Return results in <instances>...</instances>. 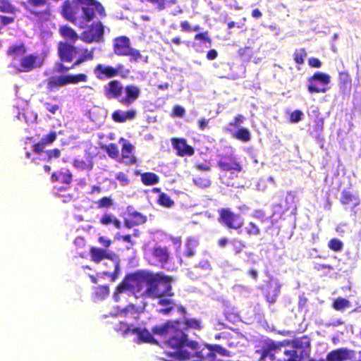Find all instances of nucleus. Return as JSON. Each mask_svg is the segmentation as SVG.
I'll use <instances>...</instances> for the list:
<instances>
[{
  "instance_id": "obj_1",
  "label": "nucleus",
  "mask_w": 361,
  "mask_h": 361,
  "mask_svg": "<svg viewBox=\"0 0 361 361\" xmlns=\"http://www.w3.org/2000/svg\"><path fill=\"white\" fill-rule=\"evenodd\" d=\"M178 319L167 320L152 328V333L164 339V343L173 350L171 355L178 360H186L191 357H204L212 351L201 348L196 341L189 340L188 336L180 327Z\"/></svg>"
},
{
  "instance_id": "obj_2",
  "label": "nucleus",
  "mask_w": 361,
  "mask_h": 361,
  "mask_svg": "<svg viewBox=\"0 0 361 361\" xmlns=\"http://www.w3.org/2000/svg\"><path fill=\"white\" fill-rule=\"evenodd\" d=\"M283 343L269 339L262 343L256 353L259 355L260 360H265L269 357L272 361H301L297 350H283Z\"/></svg>"
},
{
  "instance_id": "obj_3",
  "label": "nucleus",
  "mask_w": 361,
  "mask_h": 361,
  "mask_svg": "<svg viewBox=\"0 0 361 361\" xmlns=\"http://www.w3.org/2000/svg\"><path fill=\"white\" fill-rule=\"evenodd\" d=\"M152 272L139 271L126 275L124 279L118 284L114 293V300L120 301L119 294L130 291L135 294L140 293L144 288H149Z\"/></svg>"
},
{
  "instance_id": "obj_4",
  "label": "nucleus",
  "mask_w": 361,
  "mask_h": 361,
  "mask_svg": "<svg viewBox=\"0 0 361 361\" xmlns=\"http://www.w3.org/2000/svg\"><path fill=\"white\" fill-rule=\"evenodd\" d=\"M173 279L171 276L165 275L163 272H152L149 287L145 288V295L151 298H161L163 297H172V283Z\"/></svg>"
},
{
  "instance_id": "obj_5",
  "label": "nucleus",
  "mask_w": 361,
  "mask_h": 361,
  "mask_svg": "<svg viewBox=\"0 0 361 361\" xmlns=\"http://www.w3.org/2000/svg\"><path fill=\"white\" fill-rule=\"evenodd\" d=\"M113 51L118 56H128L130 63L137 62L142 56L138 49L131 47L130 38L125 35L114 39Z\"/></svg>"
},
{
  "instance_id": "obj_6",
  "label": "nucleus",
  "mask_w": 361,
  "mask_h": 361,
  "mask_svg": "<svg viewBox=\"0 0 361 361\" xmlns=\"http://www.w3.org/2000/svg\"><path fill=\"white\" fill-rule=\"evenodd\" d=\"M23 6L30 15L38 20H47L51 16L49 0H26Z\"/></svg>"
},
{
  "instance_id": "obj_7",
  "label": "nucleus",
  "mask_w": 361,
  "mask_h": 361,
  "mask_svg": "<svg viewBox=\"0 0 361 361\" xmlns=\"http://www.w3.org/2000/svg\"><path fill=\"white\" fill-rule=\"evenodd\" d=\"M87 78V75L85 73L51 76L45 80L46 88L48 92H51L58 90L60 87L68 84H77L78 82H86Z\"/></svg>"
},
{
  "instance_id": "obj_8",
  "label": "nucleus",
  "mask_w": 361,
  "mask_h": 361,
  "mask_svg": "<svg viewBox=\"0 0 361 361\" xmlns=\"http://www.w3.org/2000/svg\"><path fill=\"white\" fill-rule=\"evenodd\" d=\"M82 6V19L89 23L95 18V12L100 18H105L106 13L102 4L97 0H76Z\"/></svg>"
},
{
  "instance_id": "obj_9",
  "label": "nucleus",
  "mask_w": 361,
  "mask_h": 361,
  "mask_svg": "<svg viewBox=\"0 0 361 361\" xmlns=\"http://www.w3.org/2000/svg\"><path fill=\"white\" fill-rule=\"evenodd\" d=\"M218 221L228 229L239 230L244 224L243 219L239 214H235L229 208L218 210Z\"/></svg>"
},
{
  "instance_id": "obj_10",
  "label": "nucleus",
  "mask_w": 361,
  "mask_h": 361,
  "mask_svg": "<svg viewBox=\"0 0 361 361\" xmlns=\"http://www.w3.org/2000/svg\"><path fill=\"white\" fill-rule=\"evenodd\" d=\"M104 26L101 21L92 23L82 32V39L87 43L100 42L104 40Z\"/></svg>"
},
{
  "instance_id": "obj_11",
  "label": "nucleus",
  "mask_w": 361,
  "mask_h": 361,
  "mask_svg": "<svg viewBox=\"0 0 361 361\" xmlns=\"http://www.w3.org/2000/svg\"><path fill=\"white\" fill-rule=\"evenodd\" d=\"M81 50L67 41L58 43L57 52L61 62L73 63L76 55L81 54Z\"/></svg>"
},
{
  "instance_id": "obj_12",
  "label": "nucleus",
  "mask_w": 361,
  "mask_h": 361,
  "mask_svg": "<svg viewBox=\"0 0 361 361\" xmlns=\"http://www.w3.org/2000/svg\"><path fill=\"white\" fill-rule=\"evenodd\" d=\"M119 143L122 144V147L118 161L127 166L136 164L137 159L134 152V146L123 137L119 139Z\"/></svg>"
},
{
  "instance_id": "obj_13",
  "label": "nucleus",
  "mask_w": 361,
  "mask_h": 361,
  "mask_svg": "<svg viewBox=\"0 0 361 361\" xmlns=\"http://www.w3.org/2000/svg\"><path fill=\"white\" fill-rule=\"evenodd\" d=\"M94 48H85L81 50V54L78 55L77 59L73 62L72 65L70 67L65 66L63 63L60 61V63H57L56 66V71L59 73H65L70 69H73L76 66H80V64L94 59Z\"/></svg>"
},
{
  "instance_id": "obj_14",
  "label": "nucleus",
  "mask_w": 361,
  "mask_h": 361,
  "mask_svg": "<svg viewBox=\"0 0 361 361\" xmlns=\"http://www.w3.org/2000/svg\"><path fill=\"white\" fill-rule=\"evenodd\" d=\"M331 77L327 73L323 72H316L309 78L310 84L307 85L308 92L312 93H324L326 91V87H319L316 82H319L324 85H326L330 82Z\"/></svg>"
},
{
  "instance_id": "obj_15",
  "label": "nucleus",
  "mask_w": 361,
  "mask_h": 361,
  "mask_svg": "<svg viewBox=\"0 0 361 361\" xmlns=\"http://www.w3.org/2000/svg\"><path fill=\"white\" fill-rule=\"evenodd\" d=\"M219 169L222 171H236L240 173L243 171L242 164L237 158L233 155L221 156L216 162Z\"/></svg>"
},
{
  "instance_id": "obj_16",
  "label": "nucleus",
  "mask_w": 361,
  "mask_h": 361,
  "mask_svg": "<svg viewBox=\"0 0 361 361\" xmlns=\"http://www.w3.org/2000/svg\"><path fill=\"white\" fill-rule=\"evenodd\" d=\"M61 13L65 19L71 22L74 25H78L80 28H83L87 23L82 18L81 20L78 19L68 0L65 1L63 3Z\"/></svg>"
},
{
  "instance_id": "obj_17",
  "label": "nucleus",
  "mask_w": 361,
  "mask_h": 361,
  "mask_svg": "<svg viewBox=\"0 0 361 361\" xmlns=\"http://www.w3.org/2000/svg\"><path fill=\"white\" fill-rule=\"evenodd\" d=\"M355 356V350L341 348L329 352L326 356V361H346L352 360Z\"/></svg>"
},
{
  "instance_id": "obj_18",
  "label": "nucleus",
  "mask_w": 361,
  "mask_h": 361,
  "mask_svg": "<svg viewBox=\"0 0 361 361\" xmlns=\"http://www.w3.org/2000/svg\"><path fill=\"white\" fill-rule=\"evenodd\" d=\"M123 86L118 80H110L104 87V94L106 99H121Z\"/></svg>"
},
{
  "instance_id": "obj_19",
  "label": "nucleus",
  "mask_w": 361,
  "mask_h": 361,
  "mask_svg": "<svg viewBox=\"0 0 361 361\" xmlns=\"http://www.w3.org/2000/svg\"><path fill=\"white\" fill-rule=\"evenodd\" d=\"M171 143L173 149L176 150V154L180 157L192 156L195 153L194 148L188 145L184 138L173 137Z\"/></svg>"
},
{
  "instance_id": "obj_20",
  "label": "nucleus",
  "mask_w": 361,
  "mask_h": 361,
  "mask_svg": "<svg viewBox=\"0 0 361 361\" xmlns=\"http://www.w3.org/2000/svg\"><path fill=\"white\" fill-rule=\"evenodd\" d=\"M125 97H121L119 102L126 106H129L134 103L140 97V90L138 87L133 85H128L124 88Z\"/></svg>"
},
{
  "instance_id": "obj_21",
  "label": "nucleus",
  "mask_w": 361,
  "mask_h": 361,
  "mask_svg": "<svg viewBox=\"0 0 361 361\" xmlns=\"http://www.w3.org/2000/svg\"><path fill=\"white\" fill-rule=\"evenodd\" d=\"M147 219V216L139 212H128V217L124 219L123 224L124 226L127 228H131L134 226L145 224Z\"/></svg>"
},
{
  "instance_id": "obj_22",
  "label": "nucleus",
  "mask_w": 361,
  "mask_h": 361,
  "mask_svg": "<svg viewBox=\"0 0 361 361\" xmlns=\"http://www.w3.org/2000/svg\"><path fill=\"white\" fill-rule=\"evenodd\" d=\"M94 73L96 78L99 80H104L105 78H112L116 77V70L114 66L109 65H104L98 63L94 68Z\"/></svg>"
},
{
  "instance_id": "obj_23",
  "label": "nucleus",
  "mask_w": 361,
  "mask_h": 361,
  "mask_svg": "<svg viewBox=\"0 0 361 361\" xmlns=\"http://www.w3.org/2000/svg\"><path fill=\"white\" fill-rule=\"evenodd\" d=\"M132 334H136L137 336V343H153L157 344V341L154 338L153 335H154L152 333V331L151 330V332L145 329H141L139 327H134L133 329H132Z\"/></svg>"
},
{
  "instance_id": "obj_24",
  "label": "nucleus",
  "mask_w": 361,
  "mask_h": 361,
  "mask_svg": "<svg viewBox=\"0 0 361 361\" xmlns=\"http://www.w3.org/2000/svg\"><path fill=\"white\" fill-rule=\"evenodd\" d=\"M38 56L35 54H28L24 56L20 59L19 71L20 72H29L34 68L40 66V64L37 63Z\"/></svg>"
},
{
  "instance_id": "obj_25",
  "label": "nucleus",
  "mask_w": 361,
  "mask_h": 361,
  "mask_svg": "<svg viewBox=\"0 0 361 361\" xmlns=\"http://www.w3.org/2000/svg\"><path fill=\"white\" fill-rule=\"evenodd\" d=\"M152 254L161 267H164L170 258V252L166 247L155 246L152 250Z\"/></svg>"
},
{
  "instance_id": "obj_26",
  "label": "nucleus",
  "mask_w": 361,
  "mask_h": 361,
  "mask_svg": "<svg viewBox=\"0 0 361 361\" xmlns=\"http://www.w3.org/2000/svg\"><path fill=\"white\" fill-rule=\"evenodd\" d=\"M201 348L209 349L212 351V354H209L207 356L202 358L197 357V361H204L205 359H208L209 361H217L218 360H216V353L223 356H231L230 352L219 345H214V346L205 345L200 347V349Z\"/></svg>"
},
{
  "instance_id": "obj_27",
  "label": "nucleus",
  "mask_w": 361,
  "mask_h": 361,
  "mask_svg": "<svg viewBox=\"0 0 361 361\" xmlns=\"http://www.w3.org/2000/svg\"><path fill=\"white\" fill-rule=\"evenodd\" d=\"M340 202L342 204L350 205L352 207H355L360 203L358 196L348 190L341 192Z\"/></svg>"
},
{
  "instance_id": "obj_28",
  "label": "nucleus",
  "mask_w": 361,
  "mask_h": 361,
  "mask_svg": "<svg viewBox=\"0 0 361 361\" xmlns=\"http://www.w3.org/2000/svg\"><path fill=\"white\" fill-rule=\"evenodd\" d=\"M136 114V111L133 109H129L126 112L116 110L112 113L111 118L116 123H125L127 120L134 119Z\"/></svg>"
},
{
  "instance_id": "obj_29",
  "label": "nucleus",
  "mask_w": 361,
  "mask_h": 361,
  "mask_svg": "<svg viewBox=\"0 0 361 361\" xmlns=\"http://www.w3.org/2000/svg\"><path fill=\"white\" fill-rule=\"evenodd\" d=\"M60 35L70 43H74L78 39V35L71 27L67 25H61L59 27Z\"/></svg>"
},
{
  "instance_id": "obj_30",
  "label": "nucleus",
  "mask_w": 361,
  "mask_h": 361,
  "mask_svg": "<svg viewBox=\"0 0 361 361\" xmlns=\"http://www.w3.org/2000/svg\"><path fill=\"white\" fill-rule=\"evenodd\" d=\"M141 312L142 310L138 307H136L133 304H128L125 307L120 310L118 314L125 317H132L135 320H138Z\"/></svg>"
},
{
  "instance_id": "obj_31",
  "label": "nucleus",
  "mask_w": 361,
  "mask_h": 361,
  "mask_svg": "<svg viewBox=\"0 0 361 361\" xmlns=\"http://www.w3.org/2000/svg\"><path fill=\"white\" fill-rule=\"evenodd\" d=\"M91 259L96 262L99 263L104 259H112V256L111 254L106 252L105 250L92 247L90 250Z\"/></svg>"
},
{
  "instance_id": "obj_32",
  "label": "nucleus",
  "mask_w": 361,
  "mask_h": 361,
  "mask_svg": "<svg viewBox=\"0 0 361 361\" xmlns=\"http://www.w3.org/2000/svg\"><path fill=\"white\" fill-rule=\"evenodd\" d=\"M157 303L158 305L164 307L158 310L159 314L164 315L169 314L176 306V303L173 300L166 298L164 297L159 298Z\"/></svg>"
},
{
  "instance_id": "obj_33",
  "label": "nucleus",
  "mask_w": 361,
  "mask_h": 361,
  "mask_svg": "<svg viewBox=\"0 0 361 361\" xmlns=\"http://www.w3.org/2000/svg\"><path fill=\"white\" fill-rule=\"evenodd\" d=\"M26 52V47L25 44L21 42L19 44H13L8 47L6 51V54L12 57L13 59H16L19 56L24 55Z\"/></svg>"
},
{
  "instance_id": "obj_34",
  "label": "nucleus",
  "mask_w": 361,
  "mask_h": 361,
  "mask_svg": "<svg viewBox=\"0 0 361 361\" xmlns=\"http://www.w3.org/2000/svg\"><path fill=\"white\" fill-rule=\"evenodd\" d=\"M99 223L104 226L112 224L116 228L120 229L121 228V221L116 218L114 215L109 213H104L99 219Z\"/></svg>"
},
{
  "instance_id": "obj_35",
  "label": "nucleus",
  "mask_w": 361,
  "mask_h": 361,
  "mask_svg": "<svg viewBox=\"0 0 361 361\" xmlns=\"http://www.w3.org/2000/svg\"><path fill=\"white\" fill-rule=\"evenodd\" d=\"M140 180L143 185L149 186L157 184L159 182V177L153 172H145L141 174Z\"/></svg>"
},
{
  "instance_id": "obj_36",
  "label": "nucleus",
  "mask_w": 361,
  "mask_h": 361,
  "mask_svg": "<svg viewBox=\"0 0 361 361\" xmlns=\"http://www.w3.org/2000/svg\"><path fill=\"white\" fill-rule=\"evenodd\" d=\"M17 11L10 0H0V12L15 14Z\"/></svg>"
},
{
  "instance_id": "obj_37",
  "label": "nucleus",
  "mask_w": 361,
  "mask_h": 361,
  "mask_svg": "<svg viewBox=\"0 0 361 361\" xmlns=\"http://www.w3.org/2000/svg\"><path fill=\"white\" fill-rule=\"evenodd\" d=\"M101 148L106 151L107 154L111 159H118L119 157L118 148L115 143H110L109 145H103Z\"/></svg>"
},
{
  "instance_id": "obj_38",
  "label": "nucleus",
  "mask_w": 361,
  "mask_h": 361,
  "mask_svg": "<svg viewBox=\"0 0 361 361\" xmlns=\"http://www.w3.org/2000/svg\"><path fill=\"white\" fill-rule=\"evenodd\" d=\"M197 240L192 238L188 239L185 243V255L187 257H193L195 254V247L197 246Z\"/></svg>"
},
{
  "instance_id": "obj_39",
  "label": "nucleus",
  "mask_w": 361,
  "mask_h": 361,
  "mask_svg": "<svg viewBox=\"0 0 361 361\" xmlns=\"http://www.w3.org/2000/svg\"><path fill=\"white\" fill-rule=\"evenodd\" d=\"M351 306L350 302L343 298H337L336 300H334L332 307L334 310L337 311L343 310L345 308H348Z\"/></svg>"
},
{
  "instance_id": "obj_40",
  "label": "nucleus",
  "mask_w": 361,
  "mask_h": 361,
  "mask_svg": "<svg viewBox=\"0 0 361 361\" xmlns=\"http://www.w3.org/2000/svg\"><path fill=\"white\" fill-rule=\"evenodd\" d=\"M98 209H109L114 204V200L111 196H104L94 202Z\"/></svg>"
},
{
  "instance_id": "obj_41",
  "label": "nucleus",
  "mask_w": 361,
  "mask_h": 361,
  "mask_svg": "<svg viewBox=\"0 0 361 361\" xmlns=\"http://www.w3.org/2000/svg\"><path fill=\"white\" fill-rule=\"evenodd\" d=\"M233 137L244 142H247L251 139L250 133L245 128H241L236 130L233 134Z\"/></svg>"
},
{
  "instance_id": "obj_42",
  "label": "nucleus",
  "mask_w": 361,
  "mask_h": 361,
  "mask_svg": "<svg viewBox=\"0 0 361 361\" xmlns=\"http://www.w3.org/2000/svg\"><path fill=\"white\" fill-rule=\"evenodd\" d=\"M185 329H193L200 330L202 329V324L200 319L188 318L185 319L183 323Z\"/></svg>"
},
{
  "instance_id": "obj_43",
  "label": "nucleus",
  "mask_w": 361,
  "mask_h": 361,
  "mask_svg": "<svg viewBox=\"0 0 361 361\" xmlns=\"http://www.w3.org/2000/svg\"><path fill=\"white\" fill-rule=\"evenodd\" d=\"M114 329L116 332L121 334L123 336H126L129 334H132V329H133V328L131 325H128L126 323L119 322L116 325Z\"/></svg>"
},
{
  "instance_id": "obj_44",
  "label": "nucleus",
  "mask_w": 361,
  "mask_h": 361,
  "mask_svg": "<svg viewBox=\"0 0 361 361\" xmlns=\"http://www.w3.org/2000/svg\"><path fill=\"white\" fill-rule=\"evenodd\" d=\"M159 204L165 207H171L174 204V201L165 192H161L158 198Z\"/></svg>"
},
{
  "instance_id": "obj_45",
  "label": "nucleus",
  "mask_w": 361,
  "mask_h": 361,
  "mask_svg": "<svg viewBox=\"0 0 361 361\" xmlns=\"http://www.w3.org/2000/svg\"><path fill=\"white\" fill-rule=\"evenodd\" d=\"M193 182L195 185L201 188H205L210 186L212 183L211 180L204 176H196L193 178Z\"/></svg>"
},
{
  "instance_id": "obj_46",
  "label": "nucleus",
  "mask_w": 361,
  "mask_h": 361,
  "mask_svg": "<svg viewBox=\"0 0 361 361\" xmlns=\"http://www.w3.org/2000/svg\"><path fill=\"white\" fill-rule=\"evenodd\" d=\"M229 243L232 245V250L235 255L240 254L246 247L245 244L240 240L233 239Z\"/></svg>"
},
{
  "instance_id": "obj_47",
  "label": "nucleus",
  "mask_w": 361,
  "mask_h": 361,
  "mask_svg": "<svg viewBox=\"0 0 361 361\" xmlns=\"http://www.w3.org/2000/svg\"><path fill=\"white\" fill-rule=\"evenodd\" d=\"M329 248L334 252H340L343 250V243L338 238H332L328 243Z\"/></svg>"
},
{
  "instance_id": "obj_48",
  "label": "nucleus",
  "mask_w": 361,
  "mask_h": 361,
  "mask_svg": "<svg viewBox=\"0 0 361 361\" xmlns=\"http://www.w3.org/2000/svg\"><path fill=\"white\" fill-rule=\"evenodd\" d=\"M307 56L306 51L304 48L295 50L293 53V60L298 64H302L305 62V59Z\"/></svg>"
},
{
  "instance_id": "obj_49",
  "label": "nucleus",
  "mask_w": 361,
  "mask_h": 361,
  "mask_svg": "<svg viewBox=\"0 0 361 361\" xmlns=\"http://www.w3.org/2000/svg\"><path fill=\"white\" fill-rule=\"evenodd\" d=\"M314 270L321 272L323 275H327L331 270H334V267L329 264H315L313 266Z\"/></svg>"
},
{
  "instance_id": "obj_50",
  "label": "nucleus",
  "mask_w": 361,
  "mask_h": 361,
  "mask_svg": "<svg viewBox=\"0 0 361 361\" xmlns=\"http://www.w3.org/2000/svg\"><path fill=\"white\" fill-rule=\"evenodd\" d=\"M312 113L314 114L316 117V118L314 119V130L316 132L321 133L322 132L324 128V118L319 117V112L318 109L313 110Z\"/></svg>"
},
{
  "instance_id": "obj_51",
  "label": "nucleus",
  "mask_w": 361,
  "mask_h": 361,
  "mask_svg": "<svg viewBox=\"0 0 361 361\" xmlns=\"http://www.w3.org/2000/svg\"><path fill=\"white\" fill-rule=\"evenodd\" d=\"M95 295L99 299H104L109 295V288L107 285L99 286L96 288Z\"/></svg>"
},
{
  "instance_id": "obj_52",
  "label": "nucleus",
  "mask_w": 361,
  "mask_h": 361,
  "mask_svg": "<svg viewBox=\"0 0 361 361\" xmlns=\"http://www.w3.org/2000/svg\"><path fill=\"white\" fill-rule=\"evenodd\" d=\"M59 182L66 185L71 183L73 180V176L71 171L67 169L65 171H59Z\"/></svg>"
},
{
  "instance_id": "obj_53",
  "label": "nucleus",
  "mask_w": 361,
  "mask_h": 361,
  "mask_svg": "<svg viewBox=\"0 0 361 361\" xmlns=\"http://www.w3.org/2000/svg\"><path fill=\"white\" fill-rule=\"evenodd\" d=\"M245 232L248 235H258L261 233L259 228L253 222L248 223L245 228Z\"/></svg>"
},
{
  "instance_id": "obj_54",
  "label": "nucleus",
  "mask_w": 361,
  "mask_h": 361,
  "mask_svg": "<svg viewBox=\"0 0 361 361\" xmlns=\"http://www.w3.org/2000/svg\"><path fill=\"white\" fill-rule=\"evenodd\" d=\"M238 56L245 61H248L251 59L252 51L249 47H241L238 50Z\"/></svg>"
},
{
  "instance_id": "obj_55",
  "label": "nucleus",
  "mask_w": 361,
  "mask_h": 361,
  "mask_svg": "<svg viewBox=\"0 0 361 361\" xmlns=\"http://www.w3.org/2000/svg\"><path fill=\"white\" fill-rule=\"evenodd\" d=\"M194 39L197 41L207 42L209 45L212 43V39L209 36V33L208 31H205L203 32L197 33L195 35Z\"/></svg>"
},
{
  "instance_id": "obj_56",
  "label": "nucleus",
  "mask_w": 361,
  "mask_h": 361,
  "mask_svg": "<svg viewBox=\"0 0 361 361\" xmlns=\"http://www.w3.org/2000/svg\"><path fill=\"white\" fill-rule=\"evenodd\" d=\"M57 137L56 131H50L48 134L44 135L40 140L46 146L53 143Z\"/></svg>"
},
{
  "instance_id": "obj_57",
  "label": "nucleus",
  "mask_w": 361,
  "mask_h": 361,
  "mask_svg": "<svg viewBox=\"0 0 361 361\" xmlns=\"http://www.w3.org/2000/svg\"><path fill=\"white\" fill-rule=\"evenodd\" d=\"M339 75V82L343 85H350L351 84V78L349 73L346 71H341L338 73Z\"/></svg>"
},
{
  "instance_id": "obj_58",
  "label": "nucleus",
  "mask_w": 361,
  "mask_h": 361,
  "mask_svg": "<svg viewBox=\"0 0 361 361\" xmlns=\"http://www.w3.org/2000/svg\"><path fill=\"white\" fill-rule=\"evenodd\" d=\"M114 69L116 70V76H121L122 78H126L130 73L128 69H124L123 65L121 63L117 64Z\"/></svg>"
},
{
  "instance_id": "obj_59",
  "label": "nucleus",
  "mask_w": 361,
  "mask_h": 361,
  "mask_svg": "<svg viewBox=\"0 0 361 361\" xmlns=\"http://www.w3.org/2000/svg\"><path fill=\"white\" fill-rule=\"evenodd\" d=\"M114 270L112 273H109V272L104 273V275L111 278V281H115L117 279L118 276L119 264L117 261H115L114 262Z\"/></svg>"
},
{
  "instance_id": "obj_60",
  "label": "nucleus",
  "mask_w": 361,
  "mask_h": 361,
  "mask_svg": "<svg viewBox=\"0 0 361 361\" xmlns=\"http://www.w3.org/2000/svg\"><path fill=\"white\" fill-rule=\"evenodd\" d=\"M47 156V161H51L53 159H57L61 156L60 149L55 148L52 149L47 150L46 152Z\"/></svg>"
},
{
  "instance_id": "obj_61",
  "label": "nucleus",
  "mask_w": 361,
  "mask_h": 361,
  "mask_svg": "<svg viewBox=\"0 0 361 361\" xmlns=\"http://www.w3.org/2000/svg\"><path fill=\"white\" fill-rule=\"evenodd\" d=\"M44 106H45L47 111L52 114H56L58 111L60 110V106L56 104H51L50 102H44Z\"/></svg>"
},
{
  "instance_id": "obj_62",
  "label": "nucleus",
  "mask_w": 361,
  "mask_h": 361,
  "mask_svg": "<svg viewBox=\"0 0 361 361\" xmlns=\"http://www.w3.org/2000/svg\"><path fill=\"white\" fill-rule=\"evenodd\" d=\"M116 179L121 182L123 186L128 185L130 180L127 176L123 172H118L116 175Z\"/></svg>"
},
{
  "instance_id": "obj_63",
  "label": "nucleus",
  "mask_w": 361,
  "mask_h": 361,
  "mask_svg": "<svg viewBox=\"0 0 361 361\" xmlns=\"http://www.w3.org/2000/svg\"><path fill=\"white\" fill-rule=\"evenodd\" d=\"M302 116L303 114L300 110H295L291 113L290 120L293 123H298L302 119Z\"/></svg>"
},
{
  "instance_id": "obj_64",
  "label": "nucleus",
  "mask_w": 361,
  "mask_h": 361,
  "mask_svg": "<svg viewBox=\"0 0 361 361\" xmlns=\"http://www.w3.org/2000/svg\"><path fill=\"white\" fill-rule=\"evenodd\" d=\"M245 120V117L242 114L236 115L228 125L235 128L238 127Z\"/></svg>"
}]
</instances>
